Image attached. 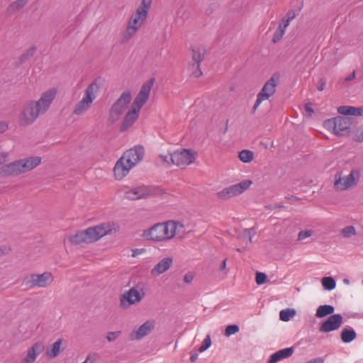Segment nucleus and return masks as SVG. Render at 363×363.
<instances>
[{"mask_svg":"<svg viewBox=\"0 0 363 363\" xmlns=\"http://www.w3.org/2000/svg\"><path fill=\"white\" fill-rule=\"evenodd\" d=\"M184 225L178 220H169L159 222L144 230L142 238L155 243H166L185 235Z\"/></svg>","mask_w":363,"mask_h":363,"instance_id":"f257e3e1","label":"nucleus"},{"mask_svg":"<svg viewBox=\"0 0 363 363\" xmlns=\"http://www.w3.org/2000/svg\"><path fill=\"white\" fill-rule=\"evenodd\" d=\"M152 0H141L127 22L125 30L121 34V41L126 43L133 38L146 21Z\"/></svg>","mask_w":363,"mask_h":363,"instance_id":"f03ea898","label":"nucleus"},{"mask_svg":"<svg viewBox=\"0 0 363 363\" xmlns=\"http://www.w3.org/2000/svg\"><path fill=\"white\" fill-rule=\"evenodd\" d=\"M144 148L135 146L126 150L118 160L113 167V175L116 180L123 179L130 170L143 158Z\"/></svg>","mask_w":363,"mask_h":363,"instance_id":"7ed1b4c3","label":"nucleus"},{"mask_svg":"<svg viewBox=\"0 0 363 363\" xmlns=\"http://www.w3.org/2000/svg\"><path fill=\"white\" fill-rule=\"evenodd\" d=\"M41 163V157L33 156L23 158L2 166L0 173L4 176H18L35 169Z\"/></svg>","mask_w":363,"mask_h":363,"instance_id":"20e7f679","label":"nucleus"},{"mask_svg":"<svg viewBox=\"0 0 363 363\" xmlns=\"http://www.w3.org/2000/svg\"><path fill=\"white\" fill-rule=\"evenodd\" d=\"M99 89L100 82L98 79L91 82L84 89L81 99L75 104L72 114L80 116L86 113L96 100Z\"/></svg>","mask_w":363,"mask_h":363,"instance_id":"39448f33","label":"nucleus"},{"mask_svg":"<svg viewBox=\"0 0 363 363\" xmlns=\"http://www.w3.org/2000/svg\"><path fill=\"white\" fill-rule=\"evenodd\" d=\"M198 154L191 149H179L169 155H160V158L166 165H175L179 167H186L195 162Z\"/></svg>","mask_w":363,"mask_h":363,"instance_id":"423d86ee","label":"nucleus"},{"mask_svg":"<svg viewBox=\"0 0 363 363\" xmlns=\"http://www.w3.org/2000/svg\"><path fill=\"white\" fill-rule=\"evenodd\" d=\"M359 179L360 172L357 169L337 172L334 175L333 189L339 192L347 191L355 186Z\"/></svg>","mask_w":363,"mask_h":363,"instance_id":"0eeeda50","label":"nucleus"},{"mask_svg":"<svg viewBox=\"0 0 363 363\" xmlns=\"http://www.w3.org/2000/svg\"><path fill=\"white\" fill-rule=\"evenodd\" d=\"M146 293L143 284H138L125 291L120 297V306L127 309L133 305L140 303Z\"/></svg>","mask_w":363,"mask_h":363,"instance_id":"6e6552de","label":"nucleus"},{"mask_svg":"<svg viewBox=\"0 0 363 363\" xmlns=\"http://www.w3.org/2000/svg\"><path fill=\"white\" fill-rule=\"evenodd\" d=\"M42 115L36 106L34 99L27 101L21 107L18 116V123L21 127H27L34 123Z\"/></svg>","mask_w":363,"mask_h":363,"instance_id":"1a4fd4ad","label":"nucleus"},{"mask_svg":"<svg viewBox=\"0 0 363 363\" xmlns=\"http://www.w3.org/2000/svg\"><path fill=\"white\" fill-rule=\"evenodd\" d=\"M279 80L280 74L279 73H274L271 78L264 83L262 89L257 96L256 101L252 108V111L254 113L264 101L268 100L275 94L276 88Z\"/></svg>","mask_w":363,"mask_h":363,"instance_id":"9d476101","label":"nucleus"},{"mask_svg":"<svg viewBox=\"0 0 363 363\" xmlns=\"http://www.w3.org/2000/svg\"><path fill=\"white\" fill-rule=\"evenodd\" d=\"M132 99L130 91H123L116 101L112 105L109 111L108 120L111 123L119 121L127 110Z\"/></svg>","mask_w":363,"mask_h":363,"instance_id":"9b49d317","label":"nucleus"},{"mask_svg":"<svg viewBox=\"0 0 363 363\" xmlns=\"http://www.w3.org/2000/svg\"><path fill=\"white\" fill-rule=\"evenodd\" d=\"M252 184V180L245 179L239 183L223 188L216 193V196L220 200H229L244 193L251 186Z\"/></svg>","mask_w":363,"mask_h":363,"instance_id":"f8f14e48","label":"nucleus"},{"mask_svg":"<svg viewBox=\"0 0 363 363\" xmlns=\"http://www.w3.org/2000/svg\"><path fill=\"white\" fill-rule=\"evenodd\" d=\"M350 125V121L342 116L328 119L323 123V126L325 129L337 136H343L347 134Z\"/></svg>","mask_w":363,"mask_h":363,"instance_id":"ddd939ff","label":"nucleus"},{"mask_svg":"<svg viewBox=\"0 0 363 363\" xmlns=\"http://www.w3.org/2000/svg\"><path fill=\"white\" fill-rule=\"evenodd\" d=\"M67 239L72 245L93 243L100 240L94 226L89 227L84 230L78 231L69 235Z\"/></svg>","mask_w":363,"mask_h":363,"instance_id":"4468645a","label":"nucleus"},{"mask_svg":"<svg viewBox=\"0 0 363 363\" xmlns=\"http://www.w3.org/2000/svg\"><path fill=\"white\" fill-rule=\"evenodd\" d=\"M58 93L56 87L50 88L42 92L38 100H34V104L42 113L45 114L50 108Z\"/></svg>","mask_w":363,"mask_h":363,"instance_id":"2eb2a0df","label":"nucleus"},{"mask_svg":"<svg viewBox=\"0 0 363 363\" xmlns=\"http://www.w3.org/2000/svg\"><path fill=\"white\" fill-rule=\"evenodd\" d=\"M58 93L56 87L50 88L42 92L38 100H34V104L42 113L45 114L50 108Z\"/></svg>","mask_w":363,"mask_h":363,"instance_id":"dca6fc26","label":"nucleus"},{"mask_svg":"<svg viewBox=\"0 0 363 363\" xmlns=\"http://www.w3.org/2000/svg\"><path fill=\"white\" fill-rule=\"evenodd\" d=\"M58 93L56 87L50 88L42 92L38 100H34V104L42 113L45 114L50 108Z\"/></svg>","mask_w":363,"mask_h":363,"instance_id":"f3484780","label":"nucleus"},{"mask_svg":"<svg viewBox=\"0 0 363 363\" xmlns=\"http://www.w3.org/2000/svg\"><path fill=\"white\" fill-rule=\"evenodd\" d=\"M190 52L193 61L192 67H195V70L192 72V76L199 77L202 74L200 66L206 54V48L203 45L194 44L191 45Z\"/></svg>","mask_w":363,"mask_h":363,"instance_id":"a211bd4d","label":"nucleus"},{"mask_svg":"<svg viewBox=\"0 0 363 363\" xmlns=\"http://www.w3.org/2000/svg\"><path fill=\"white\" fill-rule=\"evenodd\" d=\"M54 280L53 275L50 272L43 274H31L26 278L27 284L30 287L45 288L50 285Z\"/></svg>","mask_w":363,"mask_h":363,"instance_id":"6ab92c4d","label":"nucleus"},{"mask_svg":"<svg viewBox=\"0 0 363 363\" xmlns=\"http://www.w3.org/2000/svg\"><path fill=\"white\" fill-rule=\"evenodd\" d=\"M155 193V190L151 186H138L132 187L124 192V197L128 200H139L146 199Z\"/></svg>","mask_w":363,"mask_h":363,"instance_id":"aec40b11","label":"nucleus"},{"mask_svg":"<svg viewBox=\"0 0 363 363\" xmlns=\"http://www.w3.org/2000/svg\"><path fill=\"white\" fill-rule=\"evenodd\" d=\"M154 82V79H150L144 82L131 104L142 109L150 98V91Z\"/></svg>","mask_w":363,"mask_h":363,"instance_id":"412c9836","label":"nucleus"},{"mask_svg":"<svg viewBox=\"0 0 363 363\" xmlns=\"http://www.w3.org/2000/svg\"><path fill=\"white\" fill-rule=\"evenodd\" d=\"M155 321L148 320L142 324L138 329L132 331L130 334L131 340H138L147 336L154 329Z\"/></svg>","mask_w":363,"mask_h":363,"instance_id":"4be33fe9","label":"nucleus"},{"mask_svg":"<svg viewBox=\"0 0 363 363\" xmlns=\"http://www.w3.org/2000/svg\"><path fill=\"white\" fill-rule=\"evenodd\" d=\"M141 108H138L133 105H130V108L128 110L124 116L121 124V130H125L131 127L138 119Z\"/></svg>","mask_w":363,"mask_h":363,"instance_id":"5701e85b","label":"nucleus"},{"mask_svg":"<svg viewBox=\"0 0 363 363\" xmlns=\"http://www.w3.org/2000/svg\"><path fill=\"white\" fill-rule=\"evenodd\" d=\"M174 264V259L170 256H167L160 259L151 269L152 276L157 277L167 272Z\"/></svg>","mask_w":363,"mask_h":363,"instance_id":"b1692460","label":"nucleus"},{"mask_svg":"<svg viewBox=\"0 0 363 363\" xmlns=\"http://www.w3.org/2000/svg\"><path fill=\"white\" fill-rule=\"evenodd\" d=\"M342 323V317L340 314H335L330 316L320 327V331L323 333H328L337 330Z\"/></svg>","mask_w":363,"mask_h":363,"instance_id":"393cba45","label":"nucleus"},{"mask_svg":"<svg viewBox=\"0 0 363 363\" xmlns=\"http://www.w3.org/2000/svg\"><path fill=\"white\" fill-rule=\"evenodd\" d=\"M43 349L44 345L42 342H35L27 350L26 355L22 358L21 363H33Z\"/></svg>","mask_w":363,"mask_h":363,"instance_id":"a878e982","label":"nucleus"},{"mask_svg":"<svg viewBox=\"0 0 363 363\" xmlns=\"http://www.w3.org/2000/svg\"><path fill=\"white\" fill-rule=\"evenodd\" d=\"M102 237L117 233L120 230L119 224L116 221H106L96 225Z\"/></svg>","mask_w":363,"mask_h":363,"instance_id":"bb28decb","label":"nucleus"},{"mask_svg":"<svg viewBox=\"0 0 363 363\" xmlns=\"http://www.w3.org/2000/svg\"><path fill=\"white\" fill-rule=\"evenodd\" d=\"M293 354V349L291 347H287L274 353L271 355L269 363H276L278 361L290 357Z\"/></svg>","mask_w":363,"mask_h":363,"instance_id":"cd10ccee","label":"nucleus"},{"mask_svg":"<svg viewBox=\"0 0 363 363\" xmlns=\"http://www.w3.org/2000/svg\"><path fill=\"white\" fill-rule=\"evenodd\" d=\"M337 112L342 115L361 116L363 110L361 108H355L350 106H342L337 108Z\"/></svg>","mask_w":363,"mask_h":363,"instance_id":"c85d7f7f","label":"nucleus"},{"mask_svg":"<svg viewBox=\"0 0 363 363\" xmlns=\"http://www.w3.org/2000/svg\"><path fill=\"white\" fill-rule=\"evenodd\" d=\"M62 342V340L61 339H58L52 345L50 349L47 350L46 354L49 358H55L58 356L61 351Z\"/></svg>","mask_w":363,"mask_h":363,"instance_id":"c756f323","label":"nucleus"},{"mask_svg":"<svg viewBox=\"0 0 363 363\" xmlns=\"http://www.w3.org/2000/svg\"><path fill=\"white\" fill-rule=\"evenodd\" d=\"M28 0H15L7 8V12L10 14L23 9Z\"/></svg>","mask_w":363,"mask_h":363,"instance_id":"7c9ffc66","label":"nucleus"},{"mask_svg":"<svg viewBox=\"0 0 363 363\" xmlns=\"http://www.w3.org/2000/svg\"><path fill=\"white\" fill-rule=\"evenodd\" d=\"M334 307L330 305L320 306L315 313L317 318H323L326 315H330L334 312Z\"/></svg>","mask_w":363,"mask_h":363,"instance_id":"2f4dec72","label":"nucleus"},{"mask_svg":"<svg viewBox=\"0 0 363 363\" xmlns=\"http://www.w3.org/2000/svg\"><path fill=\"white\" fill-rule=\"evenodd\" d=\"M357 337L355 331L352 328H345L341 333V339L344 342H350Z\"/></svg>","mask_w":363,"mask_h":363,"instance_id":"473e14b6","label":"nucleus"},{"mask_svg":"<svg viewBox=\"0 0 363 363\" xmlns=\"http://www.w3.org/2000/svg\"><path fill=\"white\" fill-rule=\"evenodd\" d=\"M239 159L244 163H249L254 160V152L250 150H243L239 153Z\"/></svg>","mask_w":363,"mask_h":363,"instance_id":"72a5a7b5","label":"nucleus"},{"mask_svg":"<svg viewBox=\"0 0 363 363\" xmlns=\"http://www.w3.org/2000/svg\"><path fill=\"white\" fill-rule=\"evenodd\" d=\"M296 315V311L291 308H287L285 310H281L279 313L280 320L282 321H289L291 318L294 317Z\"/></svg>","mask_w":363,"mask_h":363,"instance_id":"f704fd0d","label":"nucleus"},{"mask_svg":"<svg viewBox=\"0 0 363 363\" xmlns=\"http://www.w3.org/2000/svg\"><path fill=\"white\" fill-rule=\"evenodd\" d=\"M294 18V16L291 13H287L286 16H284L281 21L279 22L278 28L281 30H283L284 33H286V28L289 26L291 21Z\"/></svg>","mask_w":363,"mask_h":363,"instance_id":"c9c22d12","label":"nucleus"},{"mask_svg":"<svg viewBox=\"0 0 363 363\" xmlns=\"http://www.w3.org/2000/svg\"><path fill=\"white\" fill-rule=\"evenodd\" d=\"M322 285L325 289L331 291L335 288L336 283L333 278L330 277H326L322 279Z\"/></svg>","mask_w":363,"mask_h":363,"instance_id":"e433bc0d","label":"nucleus"},{"mask_svg":"<svg viewBox=\"0 0 363 363\" xmlns=\"http://www.w3.org/2000/svg\"><path fill=\"white\" fill-rule=\"evenodd\" d=\"M340 233L344 238H350L355 235L357 234V231L354 226L349 225L342 228Z\"/></svg>","mask_w":363,"mask_h":363,"instance_id":"4c0bfd02","label":"nucleus"},{"mask_svg":"<svg viewBox=\"0 0 363 363\" xmlns=\"http://www.w3.org/2000/svg\"><path fill=\"white\" fill-rule=\"evenodd\" d=\"M239 327L237 325H229L226 327L225 330V335L230 337V335H235L239 331Z\"/></svg>","mask_w":363,"mask_h":363,"instance_id":"58836bf2","label":"nucleus"},{"mask_svg":"<svg viewBox=\"0 0 363 363\" xmlns=\"http://www.w3.org/2000/svg\"><path fill=\"white\" fill-rule=\"evenodd\" d=\"M313 235V231L311 230H301L298 234V240H303L308 238H310Z\"/></svg>","mask_w":363,"mask_h":363,"instance_id":"ea45409f","label":"nucleus"},{"mask_svg":"<svg viewBox=\"0 0 363 363\" xmlns=\"http://www.w3.org/2000/svg\"><path fill=\"white\" fill-rule=\"evenodd\" d=\"M267 280V277L264 273L257 272L256 274L255 281L258 285L264 284V283H266Z\"/></svg>","mask_w":363,"mask_h":363,"instance_id":"a19ab883","label":"nucleus"},{"mask_svg":"<svg viewBox=\"0 0 363 363\" xmlns=\"http://www.w3.org/2000/svg\"><path fill=\"white\" fill-rule=\"evenodd\" d=\"M284 34L285 33L283 31V30H281L280 28H277V29L274 33L272 41L274 43L279 42L282 39Z\"/></svg>","mask_w":363,"mask_h":363,"instance_id":"79ce46f5","label":"nucleus"},{"mask_svg":"<svg viewBox=\"0 0 363 363\" xmlns=\"http://www.w3.org/2000/svg\"><path fill=\"white\" fill-rule=\"evenodd\" d=\"M211 345V340L209 335H207L206 338L203 340L202 344L199 348L200 352H203L206 350Z\"/></svg>","mask_w":363,"mask_h":363,"instance_id":"37998d69","label":"nucleus"},{"mask_svg":"<svg viewBox=\"0 0 363 363\" xmlns=\"http://www.w3.org/2000/svg\"><path fill=\"white\" fill-rule=\"evenodd\" d=\"M121 334V331L108 332L106 335V339L108 342L116 340Z\"/></svg>","mask_w":363,"mask_h":363,"instance_id":"c03bdc74","label":"nucleus"},{"mask_svg":"<svg viewBox=\"0 0 363 363\" xmlns=\"http://www.w3.org/2000/svg\"><path fill=\"white\" fill-rule=\"evenodd\" d=\"M11 247L9 245H4L0 246V257L7 255L11 252Z\"/></svg>","mask_w":363,"mask_h":363,"instance_id":"a18cd8bd","label":"nucleus"},{"mask_svg":"<svg viewBox=\"0 0 363 363\" xmlns=\"http://www.w3.org/2000/svg\"><path fill=\"white\" fill-rule=\"evenodd\" d=\"M133 257H136L139 255H143L146 252V250L145 248H135L131 250Z\"/></svg>","mask_w":363,"mask_h":363,"instance_id":"49530a36","label":"nucleus"},{"mask_svg":"<svg viewBox=\"0 0 363 363\" xmlns=\"http://www.w3.org/2000/svg\"><path fill=\"white\" fill-rule=\"evenodd\" d=\"M194 279V274L193 272H187L184 276V281L186 284H191Z\"/></svg>","mask_w":363,"mask_h":363,"instance_id":"de8ad7c7","label":"nucleus"},{"mask_svg":"<svg viewBox=\"0 0 363 363\" xmlns=\"http://www.w3.org/2000/svg\"><path fill=\"white\" fill-rule=\"evenodd\" d=\"M355 140L359 142H363V126L357 130L355 135Z\"/></svg>","mask_w":363,"mask_h":363,"instance_id":"09e8293b","label":"nucleus"},{"mask_svg":"<svg viewBox=\"0 0 363 363\" xmlns=\"http://www.w3.org/2000/svg\"><path fill=\"white\" fill-rule=\"evenodd\" d=\"M326 84V81L323 79H321L318 81L317 89L318 91H322L325 89Z\"/></svg>","mask_w":363,"mask_h":363,"instance_id":"8fccbe9b","label":"nucleus"},{"mask_svg":"<svg viewBox=\"0 0 363 363\" xmlns=\"http://www.w3.org/2000/svg\"><path fill=\"white\" fill-rule=\"evenodd\" d=\"M9 125L6 123L0 121V133H3L8 130Z\"/></svg>","mask_w":363,"mask_h":363,"instance_id":"3c124183","label":"nucleus"},{"mask_svg":"<svg viewBox=\"0 0 363 363\" xmlns=\"http://www.w3.org/2000/svg\"><path fill=\"white\" fill-rule=\"evenodd\" d=\"M7 159H8V153L0 152V164L6 162Z\"/></svg>","mask_w":363,"mask_h":363,"instance_id":"603ef678","label":"nucleus"},{"mask_svg":"<svg viewBox=\"0 0 363 363\" xmlns=\"http://www.w3.org/2000/svg\"><path fill=\"white\" fill-rule=\"evenodd\" d=\"M305 109L309 113V115H311L313 113V109L311 104H306Z\"/></svg>","mask_w":363,"mask_h":363,"instance_id":"864d4df0","label":"nucleus"},{"mask_svg":"<svg viewBox=\"0 0 363 363\" xmlns=\"http://www.w3.org/2000/svg\"><path fill=\"white\" fill-rule=\"evenodd\" d=\"M323 362H324V360L323 358L318 357L315 359H311L307 363H323Z\"/></svg>","mask_w":363,"mask_h":363,"instance_id":"5fc2aeb1","label":"nucleus"},{"mask_svg":"<svg viewBox=\"0 0 363 363\" xmlns=\"http://www.w3.org/2000/svg\"><path fill=\"white\" fill-rule=\"evenodd\" d=\"M355 77H356V72H355V71H353L350 75H349L348 77H347L345 79V80L346 82H349V81L353 80L354 79H355Z\"/></svg>","mask_w":363,"mask_h":363,"instance_id":"6e6d98bb","label":"nucleus"},{"mask_svg":"<svg viewBox=\"0 0 363 363\" xmlns=\"http://www.w3.org/2000/svg\"><path fill=\"white\" fill-rule=\"evenodd\" d=\"M82 363H94V359L91 357V355L89 354Z\"/></svg>","mask_w":363,"mask_h":363,"instance_id":"4d7b16f0","label":"nucleus"},{"mask_svg":"<svg viewBox=\"0 0 363 363\" xmlns=\"http://www.w3.org/2000/svg\"><path fill=\"white\" fill-rule=\"evenodd\" d=\"M226 262L227 260L226 259H224L220 266V270H224L225 268H226Z\"/></svg>","mask_w":363,"mask_h":363,"instance_id":"13d9d810","label":"nucleus"},{"mask_svg":"<svg viewBox=\"0 0 363 363\" xmlns=\"http://www.w3.org/2000/svg\"><path fill=\"white\" fill-rule=\"evenodd\" d=\"M93 226H94L95 230L96 231L97 235L99 236V238L101 239L103 238L102 235L100 233L99 230H98V228H97L96 225H93Z\"/></svg>","mask_w":363,"mask_h":363,"instance_id":"bf43d9fd","label":"nucleus"},{"mask_svg":"<svg viewBox=\"0 0 363 363\" xmlns=\"http://www.w3.org/2000/svg\"><path fill=\"white\" fill-rule=\"evenodd\" d=\"M189 70L190 72L191 75L192 76V72L195 70V67H192V63L189 65Z\"/></svg>","mask_w":363,"mask_h":363,"instance_id":"052dcab7","label":"nucleus"},{"mask_svg":"<svg viewBox=\"0 0 363 363\" xmlns=\"http://www.w3.org/2000/svg\"><path fill=\"white\" fill-rule=\"evenodd\" d=\"M196 356H191V361H194L196 359Z\"/></svg>","mask_w":363,"mask_h":363,"instance_id":"680f3d73","label":"nucleus"},{"mask_svg":"<svg viewBox=\"0 0 363 363\" xmlns=\"http://www.w3.org/2000/svg\"><path fill=\"white\" fill-rule=\"evenodd\" d=\"M344 282L347 284H349V280L348 279H344Z\"/></svg>","mask_w":363,"mask_h":363,"instance_id":"e2e57ef3","label":"nucleus"}]
</instances>
